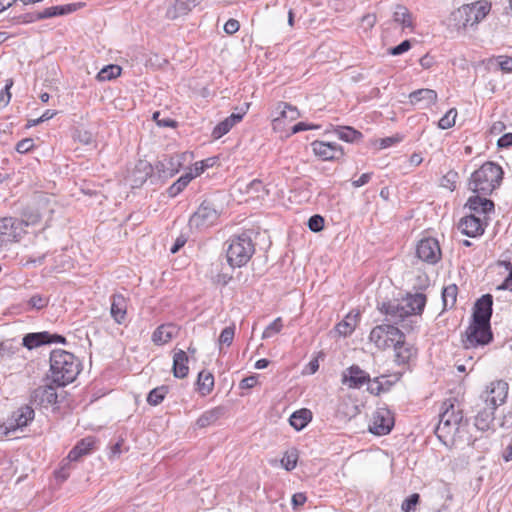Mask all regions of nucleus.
Masks as SVG:
<instances>
[{"label": "nucleus", "mask_w": 512, "mask_h": 512, "mask_svg": "<svg viewBox=\"0 0 512 512\" xmlns=\"http://www.w3.org/2000/svg\"><path fill=\"white\" fill-rule=\"evenodd\" d=\"M79 360L65 350H53L50 354V372L53 383L65 386L75 380L80 372Z\"/></svg>", "instance_id": "nucleus-1"}, {"label": "nucleus", "mask_w": 512, "mask_h": 512, "mask_svg": "<svg viewBox=\"0 0 512 512\" xmlns=\"http://www.w3.org/2000/svg\"><path fill=\"white\" fill-rule=\"evenodd\" d=\"M503 175L500 165L487 161L471 174L468 189L477 194L490 195L501 185Z\"/></svg>", "instance_id": "nucleus-2"}, {"label": "nucleus", "mask_w": 512, "mask_h": 512, "mask_svg": "<svg viewBox=\"0 0 512 512\" xmlns=\"http://www.w3.org/2000/svg\"><path fill=\"white\" fill-rule=\"evenodd\" d=\"M441 410L435 434L440 441L447 444V440L458 432L463 420V412L455 399L444 401Z\"/></svg>", "instance_id": "nucleus-3"}, {"label": "nucleus", "mask_w": 512, "mask_h": 512, "mask_svg": "<svg viewBox=\"0 0 512 512\" xmlns=\"http://www.w3.org/2000/svg\"><path fill=\"white\" fill-rule=\"evenodd\" d=\"M255 253L251 232L245 231L239 235H233L228 240L226 250L227 262L231 267L244 266Z\"/></svg>", "instance_id": "nucleus-4"}, {"label": "nucleus", "mask_w": 512, "mask_h": 512, "mask_svg": "<svg viewBox=\"0 0 512 512\" xmlns=\"http://www.w3.org/2000/svg\"><path fill=\"white\" fill-rule=\"evenodd\" d=\"M491 9V4L485 0L466 4L452 13V20L458 29L473 27L482 21Z\"/></svg>", "instance_id": "nucleus-5"}, {"label": "nucleus", "mask_w": 512, "mask_h": 512, "mask_svg": "<svg viewBox=\"0 0 512 512\" xmlns=\"http://www.w3.org/2000/svg\"><path fill=\"white\" fill-rule=\"evenodd\" d=\"M404 338V333L393 324L382 323L375 326L369 335V339L378 349L385 350L399 344Z\"/></svg>", "instance_id": "nucleus-6"}, {"label": "nucleus", "mask_w": 512, "mask_h": 512, "mask_svg": "<svg viewBox=\"0 0 512 512\" xmlns=\"http://www.w3.org/2000/svg\"><path fill=\"white\" fill-rule=\"evenodd\" d=\"M493 333L489 324L471 321L465 333L462 335L464 348H476L492 342Z\"/></svg>", "instance_id": "nucleus-7"}, {"label": "nucleus", "mask_w": 512, "mask_h": 512, "mask_svg": "<svg viewBox=\"0 0 512 512\" xmlns=\"http://www.w3.org/2000/svg\"><path fill=\"white\" fill-rule=\"evenodd\" d=\"M221 211L211 200H204L198 209L190 216L189 226L196 229H205L214 225Z\"/></svg>", "instance_id": "nucleus-8"}, {"label": "nucleus", "mask_w": 512, "mask_h": 512, "mask_svg": "<svg viewBox=\"0 0 512 512\" xmlns=\"http://www.w3.org/2000/svg\"><path fill=\"white\" fill-rule=\"evenodd\" d=\"M34 417L35 412L32 407L21 406L8 417L5 423L0 425V438L8 437L11 433L22 430L33 421Z\"/></svg>", "instance_id": "nucleus-9"}, {"label": "nucleus", "mask_w": 512, "mask_h": 512, "mask_svg": "<svg viewBox=\"0 0 512 512\" xmlns=\"http://www.w3.org/2000/svg\"><path fill=\"white\" fill-rule=\"evenodd\" d=\"M379 311L386 316L385 323L393 324L394 326L402 323L404 329H412V321L409 319L410 316L407 312V307L403 306L402 303L383 301L378 303Z\"/></svg>", "instance_id": "nucleus-10"}, {"label": "nucleus", "mask_w": 512, "mask_h": 512, "mask_svg": "<svg viewBox=\"0 0 512 512\" xmlns=\"http://www.w3.org/2000/svg\"><path fill=\"white\" fill-rule=\"evenodd\" d=\"M192 157L193 154L190 152L175 153L170 156L165 155L162 160L156 163L155 167L161 178H171L175 176Z\"/></svg>", "instance_id": "nucleus-11"}, {"label": "nucleus", "mask_w": 512, "mask_h": 512, "mask_svg": "<svg viewBox=\"0 0 512 512\" xmlns=\"http://www.w3.org/2000/svg\"><path fill=\"white\" fill-rule=\"evenodd\" d=\"M394 427V417L391 411L385 407L377 408L372 415L369 424V431L377 436H383L390 433Z\"/></svg>", "instance_id": "nucleus-12"}, {"label": "nucleus", "mask_w": 512, "mask_h": 512, "mask_svg": "<svg viewBox=\"0 0 512 512\" xmlns=\"http://www.w3.org/2000/svg\"><path fill=\"white\" fill-rule=\"evenodd\" d=\"M416 255L427 264L438 263L442 256L438 240L432 237L421 239L416 246Z\"/></svg>", "instance_id": "nucleus-13"}, {"label": "nucleus", "mask_w": 512, "mask_h": 512, "mask_svg": "<svg viewBox=\"0 0 512 512\" xmlns=\"http://www.w3.org/2000/svg\"><path fill=\"white\" fill-rule=\"evenodd\" d=\"M311 147L314 154L323 161H338L344 156L343 147L335 142L315 140Z\"/></svg>", "instance_id": "nucleus-14"}, {"label": "nucleus", "mask_w": 512, "mask_h": 512, "mask_svg": "<svg viewBox=\"0 0 512 512\" xmlns=\"http://www.w3.org/2000/svg\"><path fill=\"white\" fill-rule=\"evenodd\" d=\"M27 225L24 221L14 217H4L0 219V246L11 241H18L23 226Z\"/></svg>", "instance_id": "nucleus-15"}, {"label": "nucleus", "mask_w": 512, "mask_h": 512, "mask_svg": "<svg viewBox=\"0 0 512 512\" xmlns=\"http://www.w3.org/2000/svg\"><path fill=\"white\" fill-rule=\"evenodd\" d=\"M342 384L351 389H360L363 385L370 383L371 377L369 373L361 369L358 365L353 364L342 372Z\"/></svg>", "instance_id": "nucleus-16"}, {"label": "nucleus", "mask_w": 512, "mask_h": 512, "mask_svg": "<svg viewBox=\"0 0 512 512\" xmlns=\"http://www.w3.org/2000/svg\"><path fill=\"white\" fill-rule=\"evenodd\" d=\"M58 397L55 386L43 385L32 391L31 402L43 408L54 407L58 403Z\"/></svg>", "instance_id": "nucleus-17"}, {"label": "nucleus", "mask_w": 512, "mask_h": 512, "mask_svg": "<svg viewBox=\"0 0 512 512\" xmlns=\"http://www.w3.org/2000/svg\"><path fill=\"white\" fill-rule=\"evenodd\" d=\"M487 226L486 219L475 214L467 215L459 221L458 229L468 237H477L484 233Z\"/></svg>", "instance_id": "nucleus-18"}, {"label": "nucleus", "mask_w": 512, "mask_h": 512, "mask_svg": "<svg viewBox=\"0 0 512 512\" xmlns=\"http://www.w3.org/2000/svg\"><path fill=\"white\" fill-rule=\"evenodd\" d=\"M507 395L508 383L504 380L493 381L487 387L485 403L497 408L506 401Z\"/></svg>", "instance_id": "nucleus-19"}, {"label": "nucleus", "mask_w": 512, "mask_h": 512, "mask_svg": "<svg viewBox=\"0 0 512 512\" xmlns=\"http://www.w3.org/2000/svg\"><path fill=\"white\" fill-rule=\"evenodd\" d=\"M493 298L490 294L482 295L475 303L472 320L475 322L489 324L492 316Z\"/></svg>", "instance_id": "nucleus-20"}, {"label": "nucleus", "mask_w": 512, "mask_h": 512, "mask_svg": "<svg viewBox=\"0 0 512 512\" xmlns=\"http://www.w3.org/2000/svg\"><path fill=\"white\" fill-rule=\"evenodd\" d=\"M275 116L272 120L274 129L281 128L284 125L285 120L294 121L299 118L300 113L295 106L287 102H278L275 107Z\"/></svg>", "instance_id": "nucleus-21"}, {"label": "nucleus", "mask_w": 512, "mask_h": 512, "mask_svg": "<svg viewBox=\"0 0 512 512\" xmlns=\"http://www.w3.org/2000/svg\"><path fill=\"white\" fill-rule=\"evenodd\" d=\"M465 206L473 212L472 214H475L476 216L483 215L484 219H487V216L491 212H494L495 209V205L492 200L481 197L480 195L469 197Z\"/></svg>", "instance_id": "nucleus-22"}, {"label": "nucleus", "mask_w": 512, "mask_h": 512, "mask_svg": "<svg viewBox=\"0 0 512 512\" xmlns=\"http://www.w3.org/2000/svg\"><path fill=\"white\" fill-rule=\"evenodd\" d=\"M128 300L122 294H113L111 296L110 314L117 324H123L127 317Z\"/></svg>", "instance_id": "nucleus-23"}, {"label": "nucleus", "mask_w": 512, "mask_h": 512, "mask_svg": "<svg viewBox=\"0 0 512 512\" xmlns=\"http://www.w3.org/2000/svg\"><path fill=\"white\" fill-rule=\"evenodd\" d=\"M203 1L204 0H176L174 5L167 9L166 16L171 20L185 16Z\"/></svg>", "instance_id": "nucleus-24"}, {"label": "nucleus", "mask_w": 512, "mask_h": 512, "mask_svg": "<svg viewBox=\"0 0 512 512\" xmlns=\"http://www.w3.org/2000/svg\"><path fill=\"white\" fill-rule=\"evenodd\" d=\"M409 99L412 104L420 105L422 109H425L436 103L437 92L428 88L418 89L410 93Z\"/></svg>", "instance_id": "nucleus-25"}, {"label": "nucleus", "mask_w": 512, "mask_h": 512, "mask_svg": "<svg viewBox=\"0 0 512 512\" xmlns=\"http://www.w3.org/2000/svg\"><path fill=\"white\" fill-rule=\"evenodd\" d=\"M497 408L485 403V407L478 411L475 416V426L478 430L487 431L492 428L495 417L494 413Z\"/></svg>", "instance_id": "nucleus-26"}, {"label": "nucleus", "mask_w": 512, "mask_h": 512, "mask_svg": "<svg viewBox=\"0 0 512 512\" xmlns=\"http://www.w3.org/2000/svg\"><path fill=\"white\" fill-rule=\"evenodd\" d=\"M426 302L427 298L423 293L408 294L404 299L403 306L407 307V312L409 316L412 317L422 314Z\"/></svg>", "instance_id": "nucleus-27"}, {"label": "nucleus", "mask_w": 512, "mask_h": 512, "mask_svg": "<svg viewBox=\"0 0 512 512\" xmlns=\"http://www.w3.org/2000/svg\"><path fill=\"white\" fill-rule=\"evenodd\" d=\"M172 372L176 378L183 379L187 377L189 373V367L188 355L185 351L178 350L174 353Z\"/></svg>", "instance_id": "nucleus-28"}, {"label": "nucleus", "mask_w": 512, "mask_h": 512, "mask_svg": "<svg viewBox=\"0 0 512 512\" xmlns=\"http://www.w3.org/2000/svg\"><path fill=\"white\" fill-rule=\"evenodd\" d=\"M50 333L47 331L28 333L22 339V345L29 350L49 344Z\"/></svg>", "instance_id": "nucleus-29"}, {"label": "nucleus", "mask_w": 512, "mask_h": 512, "mask_svg": "<svg viewBox=\"0 0 512 512\" xmlns=\"http://www.w3.org/2000/svg\"><path fill=\"white\" fill-rule=\"evenodd\" d=\"M76 10V4L70 3L65 5H58L45 8L41 13H39V19H47L62 15H67Z\"/></svg>", "instance_id": "nucleus-30"}, {"label": "nucleus", "mask_w": 512, "mask_h": 512, "mask_svg": "<svg viewBox=\"0 0 512 512\" xmlns=\"http://www.w3.org/2000/svg\"><path fill=\"white\" fill-rule=\"evenodd\" d=\"M197 390L203 396L210 394L214 387V376L211 372L202 370L197 377Z\"/></svg>", "instance_id": "nucleus-31"}, {"label": "nucleus", "mask_w": 512, "mask_h": 512, "mask_svg": "<svg viewBox=\"0 0 512 512\" xmlns=\"http://www.w3.org/2000/svg\"><path fill=\"white\" fill-rule=\"evenodd\" d=\"M94 442L90 438H85L79 441L75 447L71 449L68 454L69 461H78L83 455L91 452Z\"/></svg>", "instance_id": "nucleus-32"}, {"label": "nucleus", "mask_w": 512, "mask_h": 512, "mask_svg": "<svg viewBox=\"0 0 512 512\" xmlns=\"http://www.w3.org/2000/svg\"><path fill=\"white\" fill-rule=\"evenodd\" d=\"M311 419V411L304 408L292 413V415L289 418V423L297 431H300L307 426Z\"/></svg>", "instance_id": "nucleus-33"}, {"label": "nucleus", "mask_w": 512, "mask_h": 512, "mask_svg": "<svg viewBox=\"0 0 512 512\" xmlns=\"http://www.w3.org/2000/svg\"><path fill=\"white\" fill-rule=\"evenodd\" d=\"M225 412L223 407H215L205 411L196 421L199 428H205L215 423Z\"/></svg>", "instance_id": "nucleus-34"}, {"label": "nucleus", "mask_w": 512, "mask_h": 512, "mask_svg": "<svg viewBox=\"0 0 512 512\" xmlns=\"http://www.w3.org/2000/svg\"><path fill=\"white\" fill-rule=\"evenodd\" d=\"M175 327L171 324L160 325L152 334V341L156 345H163L169 342L174 335Z\"/></svg>", "instance_id": "nucleus-35"}, {"label": "nucleus", "mask_w": 512, "mask_h": 512, "mask_svg": "<svg viewBox=\"0 0 512 512\" xmlns=\"http://www.w3.org/2000/svg\"><path fill=\"white\" fill-rule=\"evenodd\" d=\"M194 179V175L192 173V170L182 175L180 178H178L171 186L167 189V194L169 197H176L179 195L186 186L191 182V180Z\"/></svg>", "instance_id": "nucleus-36"}, {"label": "nucleus", "mask_w": 512, "mask_h": 512, "mask_svg": "<svg viewBox=\"0 0 512 512\" xmlns=\"http://www.w3.org/2000/svg\"><path fill=\"white\" fill-rule=\"evenodd\" d=\"M393 20L400 24L403 29L413 28V18L410 11L402 5H398L393 14Z\"/></svg>", "instance_id": "nucleus-37"}, {"label": "nucleus", "mask_w": 512, "mask_h": 512, "mask_svg": "<svg viewBox=\"0 0 512 512\" xmlns=\"http://www.w3.org/2000/svg\"><path fill=\"white\" fill-rule=\"evenodd\" d=\"M335 134L339 139L345 142H356L362 138V133L350 126H338L335 129Z\"/></svg>", "instance_id": "nucleus-38"}, {"label": "nucleus", "mask_w": 512, "mask_h": 512, "mask_svg": "<svg viewBox=\"0 0 512 512\" xmlns=\"http://www.w3.org/2000/svg\"><path fill=\"white\" fill-rule=\"evenodd\" d=\"M359 318V313L355 315L348 314L343 321L337 324L336 329L338 333L343 336L352 334V332L355 330Z\"/></svg>", "instance_id": "nucleus-39"}, {"label": "nucleus", "mask_w": 512, "mask_h": 512, "mask_svg": "<svg viewBox=\"0 0 512 512\" xmlns=\"http://www.w3.org/2000/svg\"><path fill=\"white\" fill-rule=\"evenodd\" d=\"M458 294V287L455 284H450L442 290L443 310L451 309L454 307Z\"/></svg>", "instance_id": "nucleus-40"}, {"label": "nucleus", "mask_w": 512, "mask_h": 512, "mask_svg": "<svg viewBox=\"0 0 512 512\" xmlns=\"http://www.w3.org/2000/svg\"><path fill=\"white\" fill-rule=\"evenodd\" d=\"M392 383L386 380L384 376H379L371 379L370 385L367 387L369 393L373 395H380L390 389Z\"/></svg>", "instance_id": "nucleus-41"}, {"label": "nucleus", "mask_w": 512, "mask_h": 512, "mask_svg": "<svg viewBox=\"0 0 512 512\" xmlns=\"http://www.w3.org/2000/svg\"><path fill=\"white\" fill-rule=\"evenodd\" d=\"M392 347L395 350L396 361L399 364L407 363L413 355L412 347H409L405 344V337L399 344L393 345Z\"/></svg>", "instance_id": "nucleus-42"}, {"label": "nucleus", "mask_w": 512, "mask_h": 512, "mask_svg": "<svg viewBox=\"0 0 512 512\" xmlns=\"http://www.w3.org/2000/svg\"><path fill=\"white\" fill-rule=\"evenodd\" d=\"M122 68L116 64H109L102 68L96 78L98 81H110L120 76Z\"/></svg>", "instance_id": "nucleus-43"}, {"label": "nucleus", "mask_w": 512, "mask_h": 512, "mask_svg": "<svg viewBox=\"0 0 512 512\" xmlns=\"http://www.w3.org/2000/svg\"><path fill=\"white\" fill-rule=\"evenodd\" d=\"M169 391V387L166 385H161L152 389L147 395V402L149 405L157 406L159 405L165 398Z\"/></svg>", "instance_id": "nucleus-44"}, {"label": "nucleus", "mask_w": 512, "mask_h": 512, "mask_svg": "<svg viewBox=\"0 0 512 512\" xmlns=\"http://www.w3.org/2000/svg\"><path fill=\"white\" fill-rule=\"evenodd\" d=\"M49 298L41 294H35L27 301L28 310H41L47 307Z\"/></svg>", "instance_id": "nucleus-45"}, {"label": "nucleus", "mask_w": 512, "mask_h": 512, "mask_svg": "<svg viewBox=\"0 0 512 512\" xmlns=\"http://www.w3.org/2000/svg\"><path fill=\"white\" fill-rule=\"evenodd\" d=\"M456 117H457V110L455 108H451L438 121V127L443 130L452 128L455 125Z\"/></svg>", "instance_id": "nucleus-46"}, {"label": "nucleus", "mask_w": 512, "mask_h": 512, "mask_svg": "<svg viewBox=\"0 0 512 512\" xmlns=\"http://www.w3.org/2000/svg\"><path fill=\"white\" fill-rule=\"evenodd\" d=\"M419 503L420 495L418 493H413L402 502L401 510L403 512H414Z\"/></svg>", "instance_id": "nucleus-47"}, {"label": "nucleus", "mask_w": 512, "mask_h": 512, "mask_svg": "<svg viewBox=\"0 0 512 512\" xmlns=\"http://www.w3.org/2000/svg\"><path fill=\"white\" fill-rule=\"evenodd\" d=\"M283 327L282 319L280 317L276 318L273 322H271L263 331L262 338L267 339L275 334L279 333Z\"/></svg>", "instance_id": "nucleus-48"}, {"label": "nucleus", "mask_w": 512, "mask_h": 512, "mask_svg": "<svg viewBox=\"0 0 512 512\" xmlns=\"http://www.w3.org/2000/svg\"><path fill=\"white\" fill-rule=\"evenodd\" d=\"M216 162L215 158H207L205 160L196 162L193 168H189L192 170L194 178L201 175L207 168L212 167Z\"/></svg>", "instance_id": "nucleus-49"}, {"label": "nucleus", "mask_w": 512, "mask_h": 512, "mask_svg": "<svg viewBox=\"0 0 512 512\" xmlns=\"http://www.w3.org/2000/svg\"><path fill=\"white\" fill-rule=\"evenodd\" d=\"M232 127L233 125L227 119H225L214 127L212 131V137L214 139H219L227 134L232 129Z\"/></svg>", "instance_id": "nucleus-50"}, {"label": "nucleus", "mask_w": 512, "mask_h": 512, "mask_svg": "<svg viewBox=\"0 0 512 512\" xmlns=\"http://www.w3.org/2000/svg\"><path fill=\"white\" fill-rule=\"evenodd\" d=\"M234 334H235V328L234 327H231V326H228V327H225L221 333H220V336H219V343L220 345H227V346H230L233 342V339H234Z\"/></svg>", "instance_id": "nucleus-51"}, {"label": "nucleus", "mask_w": 512, "mask_h": 512, "mask_svg": "<svg viewBox=\"0 0 512 512\" xmlns=\"http://www.w3.org/2000/svg\"><path fill=\"white\" fill-rule=\"evenodd\" d=\"M402 140L403 136L400 134H396L393 136L381 138L377 140L376 143H378L380 149H385L400 143Z\"/></svg>", "instance_id": "nucleus-52"}, {"label": "nucleus", "mask_w": 512, "mask_h": 512, "mask_svg": "<svg viewBox=\"0 0 512 512\" xmlns=\"http://www.w3.org/2000/svg\"><path fill=\"white\" fill-rule=\"evenodd\" d=\"M307 225L312 232H320L324 228V218L319 214H315L308 219Z\"/></svg>", "instance_id": "nucleus-53"}, {"label": "nucleus", "mask_w": 512, "mask_h": 512, "mask_svg": "<svg viewBox=\"0 0 512 512\" xmlns=\"http://www.w3.org/2000/svg\"><path fill=\"white\" fill-rule=\"evenodd\" d=\"M411 47H412L411 40H404L400 44L389 48L388 54H390L392 56H398V55H401V54L409 51L411 49Z\"/></svg>", "instance_id": "nucleus-54"}, {"label": "nucleus", "mask_w": 512, "mask_h": 512, "mask_svg": "<svg viewBox=\"0 0 512 512\" xmlns=\"http://www.w3.org/2000/svg\"><path fill=\"white\" fill-rule=\"evenodd\" d=\"M13 85V81L10 79L7 81L5 87L0 92V109L5 108L11 99L10 89Z\"/></svg>", "instance_id": "nucleus-55"}, {"label": "nucleus", "mask_w": 512, "mask_h": 512, "mask_svg": "<svg viewBox=\"0 0 512 512\" xmlns=\"http://www.w3.org/2000/svg\"><path fill=\"white\" fill-rule=\"evenodd\" d=\"M70 462L68 458L62 461L61 467L55 471L57 480L63 482L69 477Z\"/></svg>", "instance_id": "nucleus-56"}, {"label": "nucleus", "mask_w": 512, "mask_h": 512, "mask_svg": "<svg viewBox=\"0 0 512 512\" xmlns=\"http://www.w3.org/2000/svg\"><path fill=\"white\" fill-rule=\"evenodd\" d=\"M34 147V140L32 138H24L16 144V151L20 154H25L31 151Z\"/></svg>", "instance_id": "nucleus-57"}, {"label": "nucleus", "mask_w": 512, "mask_h": 512, "mask_svg": "<svg viewBox=\"0 0 512 512\" xmlns=\"http://www.w3.org/2000/svg\"><path fill=\"white\" fill-rule=\"evenodd\" d=\"M161 113L155 112L153 114V119L156 121L157 125L160 127H176L177 122L171 118H160Z\"/></svg>", "instance_id": "nucleus-58"}, {"label": "nucleus", "mask_w": 512, "mask_h": 512, "mask_svg": "<svg viewBox=\"0 0 512 512\" xmlns=\"http://www.w3.org/2000/svg\"><path fill=\"white\" fill-rule=\"evenodd\" d=\"M281 463L287 471H291L297 465V455L294 453L286 454L281 460Z\"/></svg>", "instance_id": "nucleus-59"}, {"label": "nucleus", "mask_w": 512, "mask_h": 512, "mask_svg": "<svg viewBox=\"0 0 512 512\" xmlns=\"http://www.w3.org/2000/svg\"><path fill=\"white\" fill-rule=\"evenodd\" d=\"M497 61H498V65L502 71L507 72V73L512 72V57L499 56L497 58Z\"/></svg>", "instance_id": "nucleus-60"}, {"label": "nucleus", "mask_w": 512, "mask_h": 512, "mask_svg": "<svg viewBox=\"0 0 512 512\" xmlns=\"http://www.w3.org/2000/svg\"><path fill=\"white\" fill-rule=\"evenodd\" d=\"M264 190H265V186L263 185L262 181L259 179H254L247 185L248 193H257L258 194Z\"/></svg>", "instance_id": "nucleus-61"}, {"label": "nucleus", "mask_w": 512, "mask_h": 512, "mask_svg": "<svg viewBox=\"0 0 512 512\" xmlns=\"http://www.w3.org/2000/svg\"><path fill=\"white\" fill-rule=\"evenodd\" d=\"M239 28H240V24H239V21L236 19H229L224 24V31L229 35L235 34L239 30Z\"/></svg>", "instance_id": "nucleus-62"}, {"label": "nucleus", "mask_w": 512, "mask_h": 512, "mask_svg": "<svg viewBox=\"0 0 512 512\" xmlns=\"http://www.w3.org/2000/svg\"><path fill=\"white\" fill-rule=\"evenodd\" d=\"M76 138L78 139L79 142L85 144V145H89L93 142V135L89 132V131H82V130H78L76 132Z\"/></svg>", "instance_id": "nucleus-63"}, {"label": "nucleus", "mask_w": 512, "mask_h": 512, "mask_svg": "<svg viewBox=\"0 0 512 512\" xmlns=\"http://www.w3.org/2000/svg\"><path fill=\"white\" fill-rule=\"evenodd\" d=\"M497 145L499 148H509L512 146V133H505L498 141Z\"/></svg>", "instance_id": "nucleus-64"}]
</instances>
